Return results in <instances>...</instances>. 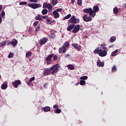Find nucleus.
<instances>
[{
	"instance_id": "f257e3e1",
	"label": "nucleus",
	"mask_w": 126,
	"mask_h": 126,
	"mask_svg": "<svg viewBox=\"0 0 126 126\" xmlns=\"http://www.w3.org/2000/svg\"><path fill=\"white\" fill-rule=\"evenodd\" d=\"M94 54H98L100 57H106L108 53L106 50H103V49H95L94 51Z\"/></svg>"
},
{
	"instance_id": "f03ea898",
	"label": "nucleus",
	"mask_w": 126,
	"mask_h": 126,
	"mask_svg": "<svg viewBox=\"0 0 126 126\" xmlns=\"http://www.w3.org/2000/svg\"><path fill=\"white\" fill-rule=\"evenodd\" d=\"M60 67V65L59 64H56L53 66H52L51 68H49L50 69V71H52L51 74H55V73H57L58 71H59V68Z\"/></svg>"
},
{
	"instance_id": "7ed1b4c3",
	"label": "nucleus",
	"mask_w": 126,
	"mask_h": 126,
	"mask_svg": "<svg viewBox=\"0 0 126 126\" xmlns=\"http://www.w3.org/2000/svg\"><path fill=\"white\" fill-rule=\"evenodd\" d=\"M79 18H77L74 16H72L69 20V23H72V24H78L80 22Z\"/></svg>"
},
{
	"instance_id": "20e7f679",
	"label": "nucleus",
	"mask_w": 126,
	"mask_h": 126,
	"mask_svg": "<svg viewBox=\"0 0 126 126\" xmlns=\"http://www.w3.org/2000/svg\"><path fill=\"white\" fill-rule=\"evenodd\" d=\"M28 6H29V7H31V8H33V9H36V8H39V7H41L42 6V5L39 3H32L31 4H28Z\"/></svg>"
},
{
	"instance_id": "39448f33",
	"label": "nucleus",
	"mask_w": 126,
	"mask_h": 126,
	"mask_svg": "<svg viewBox=\"0 0 126 126\" xmlns=\"http://www.w3.org/2000/svg\"><path fill=\"white\" fill-rule=\"evenodd\" d=\"M83 11L85 13H89L90 16H91V17H93V14L92 13V9L91 7L84 9Z\"/></svg>"
},
{
	"instance_id": "423d86ee",
	"label": "nucleus",
	"mask_w": 126,
	"mask_h": 126,
	"mask_svg": "<svg viewBox=\"0 0 126 126\" xmlns=\"http://www.w3.org/2000/svg\"><path fill=\"white\" fill-rule=\"evenodd\" d=\"M99 10V7L98 6H94L93 7V9H92V12L93 13V18L95 17L96 15V12Z\"/></svg>"
},
{
	"instance_id": "0eeeda50",
	"label": "nucleus",
	"mask_w": 126,
	"mask_h": 126,
	"mask_svg": "<svg viewBox=\"0 0 126 126\" xmlns=\"http://www.w3.org/2000/svg\"><path fill=\"white\" fill-rule=\"evenodd\" d=\"M83 20L85 22H90L92 21V17L91 16L88 17L87 15H85L83 16Z\"/></svg>"
},
{
	"instance_id": "6e6552de",
	"label": "nucleus",
	"mask_w": 126,
	"mask_h": 126,
	"mask_svg": "<svg viewBox=\"0 0 126 126\" xmlns=\"http://www.w3.org/2000/svg\"><path fill=\"white\" fill-rule=\"evenodd\" d=\"M21 84V81L20 80H15L14 82H13L12 83V85L15 87V88H17L18 87V85H20V84Z\"/></svg>"
},
{
	"instance_id": "1a4fd4ad",
	"label": "nucleus",
	"mask_w": 126,
	"mask_h": 126,
	"mask_svg": "<svg viewBox=\"0 0 126 126\" xmlns=\"http://www.w3.org/2000/svg\"><path fill=\"white\" fill-rule=\"evenodd\" d=\"M80 29V25H76L74 26V29L72 30V33H77Z\"/></svg>"
},
{
	"instance_id": "9d476101",
	"label": "nucleus",
	"mask_w": 126,
	"mask_h": 126,
	"mask_svg": "<svg viewBox=\"0 0 126 126\" xmlns=\"http://www.w3.org/2000/svg\"><path fill=\"white\" fill-rule=\"evenodd\" d=\"M48 39L47 37H43L42 39H40L39 40V44L40 45H44V44H46L47 42H48Z\"/></svg>"
},
{
	"instance_id": "9b49d317",
	"label": "nucleus",
	"mask_w": 126,
	"mask_h": 126,
	"mask_svg": "<svg viewBox=\"0 0 126 126\" xmlns=\"http://www.w3.org/2000/svg\"><path fill=\"white\" fill-rule=\"evenodd\" d=\"M51 73V70L50 68H46L43 70V75L44 76H47V75H49Z\"/></svg>"
},
{
	"instance_id": "f8f14e48",
	"label": "nucleus",
	"mask_w": 126,
	"mask_h": 126,
	"mask_svg": "<svg viewBox=\"0 0 126 126\" xmlns=\"http://www.w3.org/2000/svg\"><path fill=\"white\" fill-rule=\"evenodd\" d=\"M66 52V48H64V47L62 46L59 49V54H64Z\"/></svg>"
},
{
	"instance_id": "ddd939ff",
	"label": "nucleus",
	"mask_w": 126,
	"mask_h": 126,
	"mask_svg": "<svg viewBox=\"0 0 126 126\" xmlns=\"http://www.w3.org/2000/svg\"><path fill=\"white\" fill-rule=\"evenodd\" d=\"M72 46L76 49V50H77V51H80L81 50V46L77 44H72Z\"/></svg>"
},
{
	"instance_id": "4468645a",
	"label": "nucleus",
	"mask_w": 126,
	"mask_h": 126,
	"mask_svg": "<svg viewBox=\"0 0 126 126\" xmlns=\"http://www.w3.org/2000/svg\"><path fill=\"white\" fill-rule=\"evenodd\" d=\"M18 43V41H17L15 39H12V41L10 43L11 45H12L13 47H15L17 46V44Z\"/></svg>"
},
{
	"instance_id": "2eb2a0df",
	"label": "nucleus",
	"mask_w": 126,
	"mask_h": 126,
	"mask_svg": "<svg viewBox=\"0 0 126 126\" xmlns=\"http://www.w3.org/2000/svg\"><path fill=\"white\" fill-rule=\"evenodd\" d=\"M104 62H101L100 60H97L96 62V65L97 66H100L101 67H103L104 66Z\"/></svg>"
},
{
	"instance_id": "dca6fc26",
	"label": "nucleus",
	"mask_w": 126,
	"mask_h": 126,
	"mask_svg": "<svg viewBox=\"0 0 126 126\" xmlns=\"http://www.w3.org/2000/svg\"><path fill=\"white\" fill-rule=\"evenodd\" d=\"M55 56V54H50L46 58V62H51L52 61V58H53Z\"/></svg>"
},
{
	"instance_id": "f3484780",
	"label": "nucleus",
	"mask_w": 126,
	"mask_h": 126,
	"mask_svg": "<svg viewBox=\"0 0 126 126\" xmlns=\"http://www.w3.org/2000/svg\"><path fill=\"white\" fill-rule=\"evenodd\" d=\"M53 14L54 16V18H59V17H60V14L59 13V12H57V11H54L53 12Z\"/></svg>"
},
{
	"instance_id": "a211bd4d",
	"label": "nucleus",
	"mask_w": 126,
	"mask_h": 126,
	"mask_svg": "<svg viewBox=\"0 0 126 126\" xmlns=\"http://www.w3.org/2000/svg\"><path fill=\"white\" fill-rule=\"evenodd\" d=\"M35 20H39V21H44V20L42 19V15H37L35 17Z\"/></svg>"
},
{
	"instance_id": "6ab92c4d",
	"label": "nucleus",
	"mask_w": 126,
	"mask_h": 126,
	"mask_svg": "<svg viewBox=\"0 0 126 126\" xmlns=\"http://www.w3.org/2000/svg\"><path fill=\"white\" fill-rule=\"evenodd\" d=\"M74 26H75V25L74 24H70L67 28V31H71L73 28H74Z\"/></svg>"
},
{
	"instance_id": "aec40b11",
	"label": "nucleus",
	"mask_w": 126,
	"mask_h": 126,
	"mask_svg": "<svg viewBox=\"0 0 126 126\" xmlns=\"http://www.w3.org/2000/svg\"><path fill=\"white\" fill-rule=\"evenodd\" d=\"M42 110H43L44 112H50L51 111V107L50 106H46L43 107Z\"/></svg>"
},
{
	"instance_id": "412c9836",
	"label": "nucleus",
	"mask_w": 126,
	"mask_h": 126,
	"mask_svg": "<svg viewBox=\"0 0 126 126\" xmlns=\"http://www.w3.org/2000/svg\"><path fill=\"white\" fill-rule=\"evenodd\" d=\"M48 38L50 39H55L56 38V34L55 33H52L48 35Z\"/></svg>"
},
{
	"instance_id": "4be33fe9",
	"label": "nucleus",
	"mask_w": 126,
	"mask_h": 126,
	"mask_svg": "<svg viewBox=\"0 0 126 126\" xmlns=\"http://www.w3.org/2000/svg\"><path fill=\"white\" fill-rule=\"evenodd\" d=\"M48 9L49 12L52 11V9H53V6H52V4L51 3H48L47 8Z\"/></svg>"
},
{
	"instance_id": "5701e85b",
	"label": "nucleus",
	"mask_w": 126,
	"mask_h": 126,
	"mask_svg": "<svg viewBox=\"0 0 126 126\" xmlns=\"http://www.w3.org/2000/svg\"><path fill=\"white\" fill-rule=\"evenodd\" d=\"M118 53H119V50L116 49L115 51L112 52L111 53L112 57H115V56H117Z\"/></svg>"
},
{
	"instance_id": "b1692460",
	"label": "nucleus",
	"mask_w": 126,
	"mask_h": 126,
	"mask_svg": "<svg viewBox=\"0 0 126 126\" xmlns=\"http://www.w3.org/2000/svg\"><path fill=\"white\" fill-rule=\"evenodd\" d=\"M63 46L64 47L65 49H66V48H68L69 47V42L67 41L65 42Z\"/></svg>"
},
{
	"instance_id": "393cba45",
	"label": "nucleus",
	"mask_w": 126,
	"mask_h": 126,
	"mask_svg": "<svg viewBox=\"0 0 126 126\" xmlns=\"http://www.w3.org/2000/svg\"><path fill=\"white\" fill-rule=\"evenodd\" d=\"M42 15H46L48 14V10L47 9H43L41 11Z\"/></svg>"
},
{
	"instance_id": "a878e982",
	"label": "nucleus",
	"mask_w": 126,
	"mask_h": 126,
	"mask_svg": "<svg viewBox=\"0 0 126 126\" xmlns=\"http://www.w3.org/2000/svg\"><path fill=\"white\" fill-rule=\"evenodd\" d=\"M1 89H3V90H5L6 88H7V84H2L1 86Z\"/></svg>"
},
{
	"instance_id": "bb28decb",
	"label": "nucleus",
	"mask_w": 126,
	"mask_h": 126,
	"mask_svg": "<svg viewBox=\"0 0 126 126\" xmlns=\"http://www.w3.org/2000/svg\"><path fill=\"white\" fill-rule=\"evenodd\" d=\"M26 56L27 58H29V57H31L32 56V52L31 51H28L26 53Z\"/></svg>"
},
{
	"instance_id": "cd10ccee",
	"label": "nucleus",
	"mask_w": 126,
	"mask_h": 126,
	"mask_svg": "<svg viewBox=\"0 0 126 126\" xmlns=\"http://www.w3.org/2000/svg\"><path fill=\"white\" fill-rule=\"evenodd\" d=\"M116 36H112V37H111L110 39V43H114V42L116 41Z\"/></svg>"
},
{
	"instance_id": "c85d7f7f",
	"label": "nucleus",
	"mask_w": 126,
	"mask_h": 126,
	"mask_svg": "<svg viewBox=\"0 0 126 126\" xmlns=\"http://www.w3.org/2000/svg\"><path fill=\"white\" fill-rule=\"evenodd\" d=\"M54 113H55L56 114H61V113H62V110H61V109H59L58 108L57 110L55 109L54 110Z\"/></svg>"
},
{
	"instance_id": "c756f323",
	"label": "nucleus",
	"mask_w": 126,
	"mask_h": 126,
	"mask_svg": "<svg viewBox=\"0 0 126 126\" xmlns=\"http://www.w3.org/2000/svg\"><path fill=\"white\" fill-rule=\"evenodd\" d=\"M113 12L115 13H119V9L118 8V7H115L113 9Z\"/></svg>"
},
{
	"instance_id": "7c9ffc66",
	"label": "nucleus",
	"mask_w": 126,
	"mask_h": 126,
	"mask_svg": "<svg viewBox=\"0 0 126 126\" xmlns=\"http://www.w3.org/2000/svg\"><path fill=\"white\" fill-rule=\"evenodd\" d=\"M71 16V14H69L68 15H67V16H65L63 18V20H65V19H69V18H70Z\"/></svg>"
},
{
	"instance_id": "2f4dec72",
	"label": "nucleus",
	"mask_w": 126,
	"mask_h": 126,
	"mask_svg": "<svg viewBox=\"0 0 126 126\" xmlns=\"http://www.w3.org/2000/svg\"><path fill=\"white\" fill-rule=\"evenodd\" d=\"M6 45V41H2L1 43H0V47H3V46H5Z\"/></svg>"
},
{
	"instance_id": "473e14b6",
	"label": "nucleus",
	"mask_w": 126,
	"mask_h": 126,
	"mask_svg": "<svg viewBox=\"0 0 126 126\" xmlns=\"http://www.w3.org/2000/svg\"><path fill=\"white\" fill-rule=\"evenodd\" d=\"M88 78L87 76H84L80 77V79L81 80H86Z\"/></svg>"
},
{
	"instance_id": "72a5a7b5",
	"label": "nucleus",
	"mask_w": 126,
	"mask_h": 126,
	"mask_svg": "<svg viewBox=\"0 0 126 126\" xmlns=\"http://www.w3.org/2000/svg\"><path fill=\"white\" fill-rule=\"evenodd\" d=\"M117 67L115 65H114L113 67H112V72H116L117 71Z\"/></svg>"
},
{
	"instance_id": "f704fd0d",
	"label": "nucleus",
	"mask_w": 126,
	"mask_h": 126,
	"mask_svg": "<svg viewBox=\"0 0 126 126\" xmlns=\"http://www.w3.org/2000/svg\"><path fill=\"white\" fill-rule=\"evenodd\" d=\"M68 68L69 69H71V70H73V69H74V67L71 64L68 65Z\"/></svg>"
},
{
	"instance_id": "c9c22d12",
	"label": "nucleus",
	"mask_w": 126,
	"mask_h": 126,
	"mask_svg": "<svg viewBox=\"0 0 126 126\" xmlns=\"http://www.w3.org/2000/svg\"><path fill=\"white\" fill-rule=\"evenodd\" d=\"M58 3V0H52V4L53 5H56Z\"/></svg>"
},
{
	"instance_id": "e433bc0d",
	"label": "nucleus",
	"mask_w": 126,
	"mask_h": 126,
	"mask_svg": "<svg viewBox=\"0 0 126 126\" xmlns=\"http://www.w3.org/2000/svg\"><path fill=\"white\" fill-rule=\"evenodd\" d=\"M77 4H78V5H80V6L82 5V0H77Z\"/></svg>"
},
{
	"instance_id": "4c0bfd02",
	"label": "nucleus",
	"mask_w": 126,
	"mask_h": 126,
	"mask_svg": "<svg viewBox=\"0 0 126 126\" xmlns=\"http://www.w3.org/2000/svg\"><path fill=\"white\" fill-rule=\"evenodd\" d=\"M40 29H41V27L40 26V25H38L35 28L36 32H38V31H39Z\"/></svg>"
},
{
	"instance_id": "58836bf2",
	"label": "nucleus",
	"mask_w": 126,
	"mask_h": 126,
	"mask_svg": "<svg viewBox=\"0 0 126 126\" xmlns=\"http://www.w3.org/2000/svg\"><path fill=\"white\" fill-rule=\"evenodd\" d=\"M85 81L83 80H81L80 81V85H84L85 84Z\"/></svg>"
},
{
	"instance_id": "ea45409f",
	"label": "nucleus",
	"mask_w": 126,
	"mask_h": 126,
	"mask_svg": "<svg viewBox=\"0 0 126 126\" xmlns=\"http://www.w3.org/2000/svg\"><path fill=\"white\" fill-rule=\"evenodd\" d=\"M20 5H26L27 4V2L22 1L19 3Z\"/></svg>"
},
{
	"instance_id": "a19ab883",
	"label": "nucleus",
	"mask_w": 126,
	"mask_h": 126,
	"mask_svg": "<svg viewBox=\"0 0 126 126\" xmlns=\"http://www.w3.org/2000/svg\"><path fill=\"white\" fill-rule=\"evenodd\" d=\"M48 7V3L47 2H45L43 5V8H47Z\"/></svg>"
},
{
	"instance_id": "79ce46f5",
	"label": "nucleus",
	"mask_w": 126,
	"mask_h": 126,
	"mask_svg": "<svg viewBox=\"0 0 126 126\" xmlns=\"http://www.w3.org/2000/svg\"><path fill=\"white\" fill-rule=\"evenodd\" d=\"M13 56H14V55H13V53L10 52V53L9 54L8 56V59H10V58H12V57H13Z\"/></svg>"
},
{
	"instance_id": "37998d69",
	"label": "nucleus",
	"mask_w": 126,
	"mask_h": 126,
	"mask_svg": "<svg viewBox=\"0 0 126 126\" xmlns=\"http://www.w3.org/2000/svg\"><path fill=\"white\" fill-rule=\"evenodd\" d=\"M47 22H48V24H51L52 22H51V19L49 18V17L46 19Z\"/></svg>"
},
{
	"instance_id": "c03bdc74",
	"label": "nucleus",
	"mask_w": 126,
	"mask_h": 126,
	"mask_svg": "<svg viewBox=\"0 0 126 126\" xmlns=\"http://www.w3.org/2000/svg\"><path fill=\"white\" fill-rule=\"evenodd\" d=\"M38 24H39V21H36L33 23V25L34 27H36Z\"/></svg>"
},
{
	"instance_id": "a18cd8bd",
	"label": "nucleus",
	"mask_w": 126,
	"mask_h": 126,
	"mask_svg": "<svg viewBox=\"0 0 126 126\" xmlns=\"http://www.w3.org/2000/svg\"><path fill=\"white\" fill-rule=\"evenodd\" d=\"M55 11H57V12H62V11H63V9L62 8H58V9L55 10Z\"/></svg>"
},
{
	"instance_id": "49530a36",
	"label": "nucleus",
	"mask_w": 126,
	"mask_h": 126,
	"mask_svg": "<svg viewBox=\"0 0 126 126\" xmlns=\"http://www.w3.org/2000/svg\"><path fill=\"white\" fill-rule=\"evenodd\" d=\"M34 80H35V77H32L30 78V82H32V81H34Z\"/></svg>"
},
{
	"instance_id": "de8ad7c7",
	"label": "nucleus",
	"mask_w": 126,
	"mask_h": 126,
	"mask_svg": "<svg viewBox=\"0 0 126 126\" xmlns=\"http://www.w3.org/2000/svg\"><path fill=\"white\" fill-rule=\"evenodd\" d=\"M41 17H42L43 19H47L49 17V16H48V15L42 16Z\"/></svg>"
},
{
	"instance_id": "09e8293b",
	"label": "nucleus",
	"mask_w": 126,
	"mask_h": 126,
	"mask_svg": "<svg viewBox=\"0 0 126 126\" xmlns=\"http://www.w3.org/2000/svg\"><path fill=\"white\" fill-rule=\"evenodd\" d=\"M30 2H35L37 3L38 2V0H29Z\"/></svg>"
},
{
	"instance_id": "8fccbe9b",
	"label": "nucleus",
	"mask_w": 126,
	"mask_h": 126,
	"mask_svg": "<svg viewBox=\"0 0 126 126\" xmlns=\"http://www.w3.org/2000/svg\"><path fill=\"white\" fill-rule=\"evenodd\" d=\"M58 60V56L57 55H54L53 56V61H57Z\"/></svg>"
},
{
	"instance_id": "3c124183",
	"label": "nucleus",
	"mask_w": 126,
	"mask_h": 126,
	"mask_svg": "<svg viewBox=\"0 0 126 126\" xmlns=\"http://www.w3.org/2000/svg\"><path fill=\"white\" fill-rule=\"evenodd\" d=\"M53 109H59V105L55 104L53 106Z\"/></svg>"
},
{
	"instance_id": "603ef678",
	"label": "nucleus",
	"mask_w": 126,
	"mask_h": 126,
	"mask_svg": "<svg viewBox=\"0 0 126 126\" xmlns=\"http://www.w3.org/2000/svg\"><path fill=\"white\" fill-rule=\"evenodd\" d=\"M5 15V13L4 12V11H2L1 13V16H4Z\"/></svg>"
},
{
	"instance_id": "864d4df0",
	"label": "nucleus",
	"mask_w": 126,
	"mask_h": 126,
	"mask_svg": "<svg viewBox=\"0 0 126 126\" xmlns=\"http://www.w3.org/2000/svg\"><path fill=\"white\" fill-rule=\"evenodd\" d=\"M100 46H101V48H103V47H105V46H106V44H101Z\"/></svg>"
},
{
	"instance_id": "5fc2aeb1",
	"label": "nucleus",
	"mask_w": 126,
	"mask_h": 126,
	"mask_svg": "<svg viewBox=\"0 0 126 126\" xmlns=\"http://www.w3.org/2000/svg\"><path fill=\"white\" fill-rule=\"evenodd\" d=\"M106 49H107V47L104 46L103 47H102V49L106 51Z\"/></svg>"
},
{
	"instance_id": "6e6d98bb",
	"label": "nucleus",
	"mask_w": 126,
	"mask_h": 126,
	"mask_svg": "<svg viewBox=\"0 0 126 126\" xmlns=\"http://www.w3.org/2000/svg\"><path fill=\"white\" fill-rule=\"evenodd\" d=\"M114 44H112V45L109 46V48H114Z\"/></svg>"
},
{
	"instance_id": "4d7b16f0",
	"label": "nucleus",
	"mask_w": 126,
	"mask_h": 126,
	"mask_svg": "<svg viewBox=\"0 0 126 126\" xmlns=\"http://www.w3.org/2000/svg\"><path fill=\"white\" fill-rule=\"evenodd\" d=\"M70 55L69 54H66L65 56V58H68V57H69Z\"/></svg>"
},
{
	"instance_id": "13d9d810",
	"label": "nucleus",
	"mask_w": 126,
	"mask_h": 126,
	"mask_svg": "<svg viewBox=\"0 0 126 126\" xmlns=\"http://www.w3.org/2000/svg\"><path fill=\"white\" fill-rule=\"evenodd\" d=\"M71 2L72 3H74V2H75V0H71Z\"/></svg>"
},
{
	"instance_id": "bf43d9fd",
	"label": "nucleus",
	"mask_w": 126,
	"mask_h": 126,
	"mask_svg": "<svg viewBox=\"0 0 126 126\" xmlns=\"http://www.w3.org/2000/svg\"><path fill=\"white\" fill-rule=\"evenodd\" d=\"M2 9V5H0V11Z\"/></svg>"
},
{
	"instance_id": "052dcab7",
	"label": "nucleus",
	"mask_w": 126,
	"mask_h": 126,
	"mask_svg": "<svg viewBox=\"0 0 126 126\" xmlns=\"http://www.w3.org/2000/svg\"><path fill=\"white\" fill-rule=\"evenodd\" d=\"M2 22V19H1V17L0 16V24H1Z\"/></svg>"
},
{
	"instance_id": "680f3d73",
	"label": "nucleus",
	"mask_w": 126,
	"mask_h": 126,
	"mask_svg": "<svg viewBox=\"0 0 126 126\" xmlns=\"http://www.w3.org/2000/svg\"><path fill=\"white\" fill-rule=\"evenodd\" d=\"M123 6L124 7H126V3L123 4Z\"/></svg>"
},
{
	"instance_id": "e2e57ef3",
	"label": "nucleus",
	"mask_w": 126,
	"mask_h": 126,
	"mask_svg": "<svg viewBox=\"0 0 126 126\" xmlns=\"http://www.w3.org/2000/svg\"><path fill=\"white\" fill-rule=\"evenodd\" d=\"M30 82H30V81L28 82V85H29V84H30Z\"/></svg>"
},
{
	"instance_id": "0e129e2a",
	"label": "nucleus",
	"mask_w": 126,
	"mask_h": 126,
	"mask_svg": "<svg viewBox=\"0 0 126 126\" xmlns=\"http://www.w3.org/2000/svg\"><path fill=\"white\" fill-rule=\"evenodd\" d=\"M78 84H79V83H77V84H76V86H77V85H78Z\"/></svg>"
},
{
	"instance_id": "69168bd1",
	"label": "nucleus",
	"mask_w": 126,
	"mask_h": 126,
	"mask_svg": "<svg viewBox=\"0 0 126 126\" xmlns=\"http://www.w3.org/2000/svg\"><path fill=\"white\" fill-rule=\"evenodd\" d=\"M1 78V76H0V78Z\"/></svg>"
},
{
	"instance_id": "338daca9",
	"label": "nucleus",
	"mask_w": 126,
	"mask_h": 126,
	"mask_svg": "<svg viewBox=\"0 0 126 126\" xmlns=\"http://www.w3.org/2000/svg\"><path fill=\"white\" fill-rule=\"evenodd\" d=\"M8 45H9V43H8Z\"/></svg>"
}]
</instances>
